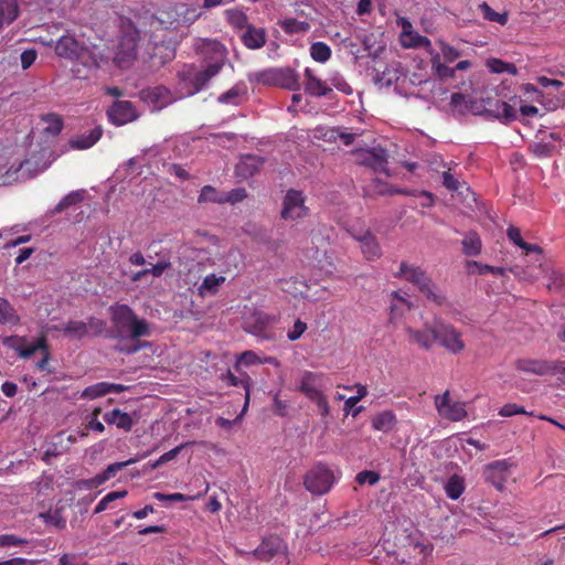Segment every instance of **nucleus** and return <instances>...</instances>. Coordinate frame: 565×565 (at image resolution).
Segmentation results:
<instances>
[{"mask_svg": "<svg viewBox=\"0 0 565 565\" xmlns=\"http://www.w3.org/2000/svg\"><path fill=\"white\" fill-rule=\"evenodd\" d=\"M127 494L128 492L126 490L109 492L97 503L94 513L99 514L106 511L111 502L124 499Z\"/></svg>", "mask_w": 565, "mask_h": 565, "instance_id": "obj_48", "label": "nucleus"}, {"mask_svg": "<svg viewBox=\"0 0 565 565\" xmlns=\"http://www.w3.org/2000/svg\"><path fill=\"white\" fill-rule=\"evenodd\" d=\"M380 480V476L379 473L374 472V471H362L360 473H358L356 476V482L361 486L363 484H370V486H374L379 482Z\"/></svg>", "mask_w": 565, "mask_h": 565, "instance_id": "obj_61", "label": "nucleus"}, {"mask_svg": "<svg viewBox=\"0 0 565 565\" xmlns=\"http://www.w3.org/2000/svg\"><path fill=\"white\" fill-rule=\"evenodd\" d=\"M247 198V192L244 188L233 189L230 192H224V204H236Z\"/></svg>", "mask_w": 565, "mask_h": 565, "instance_id": "obj_59", "label": "nucleus"}, {"mask_svg": "<svg viewBox=\"0 0 565 565\" xmlns=\"http://www.w3.org/2000/svg\"><path fill=\"white\" fill-rule=\"evenodd\" d=\"M218 73L220 71L216 66H206L203 71H195L193 67H190L182 71L180 77L188 85V94L194 95L203 89L210 79Z\"/></svg>", "mask_w": 565, "mask_h": 565, "instance_id": "obj_11", "label": "nucleus"}, {"mask_svg": "<svg viewBox=\"0 0 565 565\" xmlns=\"http://www.w3.org/2000/svg\"><path fill=\"white\" fill-rule=\"evenodd\" d=\"M72 72L77 78H89L108 63V57L105 56L96 46H84L74 60Z\"/></svg>", "mask_w": 565, "mask_h": 565, "instance_id": "obj_5", "label": "nucleus"}, {"mask_svg": "<svg viewBox=\"0 0 565 565\" xmlns=\"http://www.w3.org/2000/svg\"><path fill=\"white\" fill-rule=\"evenodd\" d=\"M445 491L449 499H459L465 491L463 479L457 475L451 476L445 486Z\"/></svg>", "mask_w": 565, "mask_h": 565, "instance_id": "obj_42", "label": "nucleus"}, {"mask_svg": "<svg viewBox=\"0 0 565 565\" xmlns=\"http://www.w3.org/2000/svg\"><path fill=\"white\" fill-rule=\"evenodd\" d=\"M142 98L154 109H161L171 103V93L163 86H156L141 92Z\"/></svg>", "mask_w": 565, "mask_h": 565, "instance_id": "obj_24", "label": "nucleus"}, {"mask_svg": "<svg viewBox=\"0 0 565 565\" xmlns=\"http://www.w3.org/2000/svg\"><path fill=\"white\" fill-rule=\"evenodd\" d=\"M17 344L14 345V349L18 351L19 355L22 358H30L32 356L36 351H41L43 356L41 361L36 363V367L39 371H44L46 369V365L49 363V349H47V342L44 335L39 337L33 342H28L24 338H18L15 339Z\"/></svg>", "mask_w": 565, "mask_h": 565, "instance_id": "obj_13", "label": "nucleus"}, {"mask_svg": "<svg viewBox=\"0 0 565 565\" xmlns=\"http://www.w3.org/2000/svg\"><path fill=\"white\" fill-rule=\"evenodd\" d=\"M436 406L440 416L452 422L461 420L467 416L465 404L457 401L452 402L449 391L436 396Z\"/></svg>", "mask_w": 565, "mask_h": 565, "instance_id": "obj_16", "label": "nucleus"}, {"mask_svg": "<svg viewBox=\"0 0 565 565\" xmlns=\"http://www.w3.org/2000/svg\"><path fill=\"white\" fill-rule=\"evenodd\" d=\"M327 384V377L322 373L306 371L301 375L299 388H318Z\"/></svg>", "mask_w": 565, "mask_h": 565, "instance_id": "obj_40", "label": "nucleus"}, {"mask_svg": "<svg viewBox=\"0 0 565 565\" xmlns=\"http://www.w3.org/2000/svg\"><path fill=\"white\" fill-rule=\"evenodd\" d=\"M104 134L102 126L94 127L88 134H82L70 140V147L76 150H85L97 143Z\"/></svg>", "mask_w": 565, "mask_h": 565, "instance_id": "obj_25", "label": "nucleus"}, {"mask_svg": "<svg viewBox=\"0 0 565 565\" xmlns=\"http://www.w3.org/2000/svg\"><path fill=\"white\" fill-rule=\"evenodd\" d=\"M515 367L519 371L542 376V375H547V374H556L559 371H564L565 363L564 362H548L545 360H535V359H520L515 362Z\"/></svg>", "mask_w": 565, "mask_h": 565, "instance_id": "obj_15", "label": "nucleus"}, {"mask_svg": "<svg viewBox=\"0 0 565 565\" xmlns=\"http://www.w3.org/2000/svg\"><path fill=\"white\" fill-rule=\"evenodd\" d=\"M309 215L306 196L302 191L289 189L282 200L280 216L285 221H297Z\"/></svg>", "mask_w": 565, "mask_h": 565, "instance_id": "obj_8", "label": "nucleus"}, {"mask_svg": "<svg viewBox=\"0 0 565 565\" xmlns=\"http://www.w3.org/2000/svg\"><path fill=\"white\" fill-rule=\"evenodd\" d=\"M355 160L359 164L369 167L375 172H383L390 175L387 169L388 154L384 148L361 149L355 153Z\"/></svg>", "mask_w": 565, "mask_h": 565, "instance_id": "obj_10", "label": "nucleus"}, {"mask_svg": "<svg viewBox=\"0 0 565 565\" xmlns=\"http://www.w3.org/2000/svg\"><path fill=\"white\" fill-rule=\"evenodd\" d=\"M530 151L539 159L550 158L555 151V146L551 142H536L530 146Z\"/></svg>", "mask_w": 565, "mask_h": 565, "instance_id": "obj_52", "label": "nucleus"}, {"mask_svg": "<svg viewBox=\"0 0 565 565\" xmlns=\"http://www.w3.org/2000/svg\"><path fill=\"white\" fill-rule=\"evenodd\" d=\"M407 544L404 545L409 555L414 554V556H423L425 558L433 552V545L426 544L419 540L418 534H412L407 537Z\"/></svg>", "mask_w": 565, "mask_h": 565, "instance_id": "obj_31", "label": "nucleus"}, {"mask_svg": "<svg viewBox=\"0 0 565 565\" xmlns=\"http://www.w3.org/2000/svg\"><path fill=\"white\" fill-rule=\"evenodd\" d=\"M225 280L226 277L224 275H207L201 282V285L198 287V295L201 297L216 295L220 290V287L225 282Z\"/></svg>", "mask_w": 565, "mask_h": 565, "instance_id": "obj_28", "label": "nucleus"}, {"mask_svg": "<svg viewBox=\"0 0 565 565\" xmlns=\"http://www.w3.org/2000/svg\"><path fill=\"white\" fill-rule=\"evenodd\" d=\"M19 320L18 316L15 315V310L10 305V302L0 297V323H10V322H17Z\"/></svg>", "mask_w": 565, "mask_h": 565, "instance_id": "obj_49", "label": "nucleus"}, {"mask_svg": "<svg viewBox=\"0 0 565 565\" xmlns=\"http://www.w3.org/2000/svg\"><path fill=\"white\" fill-rule=\"evenodd\" d=\"M85 45L79 43L73 35H62L55 44V53L60 57L74 61Z\"/></svg>", "mask_w": 565, "mask_h": 565, "instance_id": "obj_21", "label": "nucleus"}, {"mask_svg": "<svg viewBox=\"0 0 565 565\" xmlns=\"http://www.w3.org/2000/svg\"><path fill=\"white\" fill-rule=\"evenodd\" d=\"M303 88L307 94L313 97H324L332 93V88L328 83L316 76L315 72L309 67L305 70Z\"/></svg>", "mask_w": 565, "mask_h": 565, "instance_id": "obj_20", "label": "nucleus"}, {"mask_svg": "<svg viewBox=\"0 0 565 565\" xmlns=\"http://www.w3.org/2000/svg\"><path fill=\"white\" fill-rule=\"evenodd\" d=\"M335 482L332 470L324 466L313 467L305 475V489L316 495L328 493Z\"/></svg>", "mask_w": 565, "mask_h": 565, "instance_id": "obj_7", "label": "nucleus"}, {"mask_svg": "<svg viewBox=\"0 0 565 565\" xmlns=\"http://www.w3.org/2000/svg\"><path fill=\"white\" fill-rule=\"evenodd\" d=\"M438 45L440 47L441 55L447 63H452L461 56V52L455 46L449 45L443 40H439Z\"/></svg>", "mask_w": 565, "mask_h": 565, "instance_id": "obj_56", "label": "nucleus"}, {"mask_svg": "<svg viewBox=\"0 0 565 565\" xmlns=\"http://www.w3.org/2000/svg\"><path fill=\"white\" fill-rule=\"evenodd\" d=\"M277 81L276 86L282 87L289 90H299L300 83L298 74L289 67L276 68Z\"/></svg>", "mask_w": 565, "mask_h": 565, "instance_id": "obj_27", "label": "nucleus"}, {"mask_svg": "<svg viewBox=\"0 0 565 565\" xmlns=\"http://www.w3.org/2000/svg\"><path fill=\"white\" fill-rule=\"evenodd\" d=\"M307 330V324L301 321L300 319H297L292 326V328L288 331L287 338L290 341L298 340Z\"/></svg>", "mask_w": 565, "mask_h": 565, "instance_id": "obj_64", "label": "nucleus"}, {"mask_svg": "<svg viewBox=\"0 0 565 565\" xmlns=\"http://www.w3.org/2000/svg\"><path fill=\"white\" fill-rule=\"evenodd\" d=\"M43 120L45 122H47V126L45 128V130L53 135V136H56L58 135L62 129H63V120L62 118L56 115V114H47L43 117Z\"/></svg>", "mask_w": 565, "mask_h": 565, "instance_id": "obj_53", "label": "nucleus"}, {"mask_svg": "<svg viewBox=\"0 0 565 565\" xmlns=\"http://www.w3.org/2000/svg\"><path fill=\"white\" fill-rule=\"evenodd\" d=\"M359 395L347 399L344 411L347 414H352L356 417L363 409V407H355V405L367 394V391H358Z\"/></svg>", "mask_w": 565, "mask_h": 565, "instance_id": "obj_57", "label": "nucleus"}, {"mask_svg": "<svg viewBox=\"0 0 565 565\" xmlns=\"http://www.w3.org/2000/svg\"><path fill=\"white\" fill-rule=\"evenodd\" d=\"M198 202L224 204V192L216 190L212 185H204L199 194Z\"/></svg>", "mask_w": 565, "mask_h": 565, "instance_id": "obj_38", "label": "nucleus"}, {"mask_svg": "<svg viewBox=\"0 0 565 565\" xmlns=\"http://www.w3.org/2000/svg\"><path fill=\"white\" fill-rule=\"evenodd\" d=\"M242 43L249 50L262 49L267 41L266 30L249 24L239 35Z\"/></svg>", "mask_w": 565, "mask_h": 565, "instance_id": "obj_23", "label": "nucleus"}, {"mask_svg": "<svg viewBox=\"0 0 565 565\" xmlns=\"http://www.w3.org/2000/svg\"><path fill=\"white\" fill-rule=\"evenodd\" d=\"M366 195H391L394 193H401L399 190H393L392 186L380 179H373L369 185L364 189Z\"/></svg>", "mask_w": 565, "mask_h": 565, "instance_id": "obj_41", "label": "nucleus"}, {"mask_svg": "<svg viewBox=\"0 0 565 565\" xmlns=\"http://www.w3.org/2000/svg\"><path fill=\"white\" fill-rule=\"evenodd\" d=\"M28 541L12 534L0 535V547L23 546Z\"/></svg>", "mask_w": 565, "mask_h": 565, "instance_id": "obj_62", "label": "nucleus"}, {"mask_svg": "<svg viewBox=\"0 0 565 565\" xmlns=\"http://www.w3.org/2000/svg\"><path fill=\"white\" fill-rule=\"evenodd\" d=\"M245 401H244V405L241 409V412L237 414V416L233 419V420H230L227 418H224V417H217L215 419V424L223 428V429H230L234 424L238 423L242 417L244 416L246 409H247V406H248V401H249V391H245Z\"/></svg>", "mask_w": 565, "mask_h": 565, "instance_id": "obj_51", "label": "nucleus"}, {"mask_svg": "<svg viewBox=\"0 0 565 565\" xmlns=\"http://www.w3.org/2000/svg\"><path fill=\"white\" fill-rule=\"evenodd\" d=\"M482 242L477 232H468L462 239V253L466 256H478L481 253Z\"/></svg>", "mask_w": 565, "mask_h": 565, "instance_id": "obj_34", "label": "nucleus"}, {"mask_svg": "<svg viewBox=\"0 0 565 565\" xmlns=\"http://www.w3.org/2000/svg\"><path fill=\"white\" fill-rule=\"evenodd\" d=\"M200 14L195 8L185 3L169 2L158 9L156 19L164 29L177 30L181 26H189Z\"/></svg>", "mask_w": 565, "mask_h": 565, "instance_id": "obj_4", "label": "nucleus"}, {"mask_svg": "<svg viewBox=\"0 0 565 565\" xmlns=\"http://www.w3.org/2000/svg\"><path fill=\"white\" fill-rule=\"evenodd\" d=\"M257 364L278 365V361L274 356L262 358L253 350L244 351L236 356L233 369H230L224 376V383L228 386H242L243 388H250L253 385V380L244 369Z\"/></svg>", "mask_w": 565, "mask_h": 565, "instance_id": "obj_2", "label": "nucleus"}, {"mask_svg": "<svg viewBox=\"0 0 565 565\" xmlns=\"http://www.w3.org/2000/svg\"><path fill=\"white\" fill-rule=\"evenodd\" d=\"M497 117L507 121L513 120L515 110L510 104L502 102L497 106Z\"/></svg>", "mask_w": 565, "mask_h": 565, "instance_id": "obj_60", "label": "nucleus"}, {"mask_svg": "<svg viewBox=\"0 0 565 565\" xmlns=\"http://www.w3.org/2000/svg\"><path fill=\"white\" fill-rule=\"evenodd\" d=\"M274 322V317L262 311H255L245 318L244 330L262 340H273L275 338Z\"/></svg>", "mask_w": 565, "mask_h": 565, "instance_id": "obj_9", "label": "nucleus"}, {"mask_svg": "<svg viewBox=\"0 0 565 565\" xmlns=\"http://www.w3.org/2000/svg\"><path fill=\"white\" fill-rule=\"evenodd\" d=\"M104 419L110 424L116 425L118 428H121L126 431H129L132 427V418L129 414L115 408L104 415Z\"/></svg>", "mask_w": 565, "mask_h": 565, "instance_id": "obj_32", "label": "nucleus"}, {"mask_svg": "<svg viewBox=\"0 0 565 565\" xmlns=\"http://www.w3.org/2000/svg\"><path fill=\"white\" fill-rule=\"evenodd\" d=\"M249 81L252 83L276 86L277 74L276 68H268L259 72H255L249 75Z\"/></svg>", "mask_w": 565, "mask_h": 565, "instance_id": "obj_43", "label": "nucleus"}, {"mask_svg": "<svg viewBox=\"0 0 565 565\" xmlns=\"http://www.w3.org/2000/svg\"><path fill=\"white\" fill-rule=\"evenodd\" d=\"M487 66L492 73L500 74V73H509L512 75H515L518 73V70L514 64L512 63H505L499 58H490L487 62Z\"/></svg>", "mask_w": 565, "mask_h": 565, "instance_id": "obj_47", "label": "nucleus"}, {"mask_svg": "<svg viewBox=\"0 0 565 565\" xmlns=\"http://www.w3.org/2000/svg\"><path fill=\"white\" fill-rule=\"evenodd\" d=\"M360 248L367 260H375L382 256V249L375 235L370 230L363 232V235H356Z\"/></svg>", "mask_w": 565, "mask_h": 565, "instance_id": "obj_22", "label": "nucleus"}, {"mask_svg": "<svg viewBox=\"0 0 565 565\" xmlns=\"http://www.w3.org/2000/svg\"><path fill=\"white\" fill-rule=\"evenodd\" d=\"M435 343L452 354L462 352L466 347L462 332L439 317H435Z\"/></svg>", "mask_w": 565, "mask_h": 565, "instance_id": "obj_6", "label": "nucleus"}, {"mask_svg": "<svg viewBox=\"0 0 565 565\" xmlns=\"http://www.w3.org/2000/svg\"><path fill=\"white\" fill-rule=\"evenodd\" d=\"M480 9L484 15V18L492 22H498L501 25H504L508 22V15L505 13H499L494 11L487 2H483L480 6Z\"/></svg>", "mask_w": 565, "mask_h": 565, "instance_id": "obj_54", "label": "nucleus"}, {"mask_svg": "<svg viewBox=\"0 0 565 565\" xmlns=\"http://www.w3.org/2000/svg\"><path fill=\"white\" fill-rule=\"evenodd\" d=\"M310 55L316 62L324 63L331 56V49L324 42H315L310 46Z\"/></svg>", "mask_w": 565, "mask_h": 565, "instance_id": "obj_45", "label": "nucleus"}, {"mask_svg": "<svg viewBox=\"0 0 565 565\" xmlns=\"http://www.w3.org/2000/svg\"><path fill=\"white\" fill-rule=\"evenodd\" d=\"M509 468L510 463L507 460L493 461L484 468V480L491 483L497 490L502 491L510 477Z\"/></svg>", "mask_w": 565, "mask_h": 565, "instance_id": "obj_18", "label": "nucleus"}, {"mask_svg": "<svg viewBox=\"0 0 565 565\" xmlns=\"http://www.w3.org/2000/svg\"><path fill=\"white\" fill-rule=\"evenodd\" d=\"M263 162V159L259 157L246 156L237 167L238 174L245 178L250 177L260 169Z\"/></svg>", "mask_w": 565, "mask_h": 565, "instance_id": "obj_36", "label": "nucleus"}, {"mask_svg": "<svg viewBox=\"0 0 565 565\" xmlns=\"http://www.w3.org/2000/svg\"><path fill=\"white\" fill-rule=\"evenodd\" d=\"M469 266L477 267L479 274H481V275L492 274V275H495V276H503V275H505L507 271H511L512 270L511 268L491 266V265L481 264V263H478V262H475V260L470 262Z\"/></svg>", "mask_w": 565, "mask_h": 565, "instance_id": "obj_55", "label": "nucleus"}, {"mask_svg": "<svg viewBox=\"0 0 565 565\" xmlns=\"http://www.w3.org/2000/svg\"><path fill=\"white\" fill-rule=\"evenodd\" d=\"M196 50L204 56L207 66H216L221 72L227 58L225 45L216 40H202Z\"/></svg>", "mask_w": 565, "mask_h": 565, "instance_id": "obj_14", "label": "nucleus"}, {"mask_svg": "<svg viewBox=\"0 0 565 565\" xmlns=\"http://www.w3.org/2000/svg\"><path fill=\"white\" fill-rule=\"evenodd\" d=\"M329 82L339 92L344 93L347 95L352 94V87L348 84V82L341 74L334 73L329 77Z\"/></svg>", "mask_w": 565, "mask_h": 565, "instance_id": "obj_58", "label": "nucleus"}, {"mask_svg": "<svg viewBox=\"0 0 565 565\" xmlns=\"http://www.w3.org/2000/svg\"><path fill=\"white\" fill-rule=\"evenodd\" d=\"M135 462H136L135 459H129L124 462H115V463L109 465L103 472L97 475L100 483L102 484L105 483L109 479L114 478L116 476V473L119 472L121 469H124L125 467H127L131 463H135Z\"/></svg>", "mask_w": 565, "mask_h": 565, "instance_id": "obj_46", "label": "nucleus"}, {"mask_svg": "<svg viewBox=\"0 0 565 565\" xmlns=\"http://www.w3.org/2000/svg\"><path fill=\"white\" fill-rule=\"evenodd\" d=\"M140 32L129 19H121L120 35L114 53V63L120 68L129 67L137 58Z\"/></svg>", "mask_w": 565, "mask_h": 565, "instance_id": "obj_3", "label": "nucleus"}, {"mask_svg": "<svg viewBox=\"0 0 565 565\" xmlns=\"http://www.w3.org/2000/svg\"><path fill=\"white\" fill-rule=\"evenodd\" d=\"M429 54L431 56V68L435 73V75L439 79H447L455 77L456 68L449 67L446 64L441 63L440 54L434 51H429Z\"/></svg>", "mask_w": 565, "mask_h": 565, "instance_id": "obj_35", "label": "nucleus"}, {"mask_svg": "<svg viewBox=\"0 0 565 565\" xmlns=\"http://www.w3.org/2000/svg\"><path fill=\"white\" fill-rule=\"evenodd\" d=\"M58 565H88L83 555L64 554L58 559Z\"/></svg>", "mask_w": 565, "mask_h": 565, "instance_id": "obj_63", "label": "nucleus"}, {"mask_svg": "<svg viewBox=\"0 0 565 565\" xmlns=\"http://www.w3.org/2000/svg\"><path fill=\"white\" fill-rule=\"evenodd\" d=\"M401 44L403 47L418 49L424 47L428 53L434 51L431 42L427 36L420 35L419 33L412 31L409 33H401Z\"/></svg>", "mask_w": 565, "mask_h": 565, "instance_id": "obj_29", "label": "nucleus"}, {"mask_svg": "<svg viewBox=\"0 0 565 565\" xmlns=\"http://www.w3.org/2000/svg\"><path fill=\"white\" fill-rule=\"evenodd\" d=\"M109 310L114 330L118 335L122 337L129 330L136 315L129 306L121 303L111 306Z\"/></svg>", "mask_w": 565, "mask_h": 565, "instance_id": "obj_19", "label": "nucleus"}, {"mask_svg": "<svg viewBox=\"0 0 565 565\" xmlns=\"http://www.w3.org/2000/svg\"><path fill=\"white\" fill-rule=\"evenodd\" d=\"M391 296L393 301L390 307V322L393 323L406 311H409L413 307V303L406 298V292L402 295V291H393Z\"/></svg>", "mask_w": 565, "mask_h": 565, "instance_id": "obj_26", "label": "nucleus"}, {"mask_svg": "<svg viewBox=\"0 0 565 565\" xmlns=\"http://www.w3.org/2000/svg\"><path fill=\"white\" fill-rule=\"evenodd\" d=\"M84 190L78 191H72L68 194H66L55 206L52 209L49 214L50 215H56L62 213L63 211L70 209L71 206L76 205L77 203L82 202L84 200Z\"/></svg>", "mask_w": 565, "mask_h": 565, "instance_id": "obj_33", "label": "nucleus"}, {"mask_svg": "<svg viewBox=\"0 0 565 565\" xmlns=\"http://www.w3.org/2000/svg\"><path fill=\"white\" fill-rule=\"evenodd\" d=\"M227 23L236 31H244L250 23L247 14L241 8L228 9L225 11Z\"/></svg>", "mask_w": 565, "mask_h": 565, "instance_id": "obj_30", "label": "nucleus"}, {"mask_svg": "<svg viewBox=\"0 0 565 565\" xmlns=\"http://www.w3.org/2000/svg\"><path fill=\"white\" fill-rule=\"evenodd\" d=\"M128 331H129L130 338L134 340H136L140 337L149 335V333H150L148 322L145 319H139L137 316L134 319Z\"/></svg>", "mask_w": 565, "mask_h": 565, "instance_id": "obj_50", "label": "nucleus"}, {"mask_svg": "<svg viewBox=\"0 0 565 565\" xmlns=\"http://www.w3.org/2000/svg\"><path fill=\"white\" fill-rule=\"evenodd\" d=\"M108 119L115 126H122L137 119L135 105L129 100H116L107 110Z\"/></svg>", "mask_w": 565, "mask_h": 565, "instance_id": "obj_17", "label": "nucleus"}, {"mask_svg": "<svg viewBox=\"0 0 565 565\" xmlns=\"http://www.w3.org/2000/svg\"><path fill=\"white\" fill-rule=\"evenodd\" d=\"M62 331L65 334L72 335L77 339H82L88 333V328L84 321L71 320L65 323Z\"/></svg>", "mask_w": 565, "mask_h": 565, "instance_id": "obj_44", "label": "nucleus"}, {"mask_svg": "<svg viewBox=\"0 0 565 565\" xmlns=\"http://www.w3.org/2000/svg\"><path fill=\"white\" fill-rule=\"evenodd\" d=\"M280 28L288 34L306 33L310 30L307 21H299L295 18H286L279 21Z\"/></svg>", "mask_w": 565, "mask_h": 565, "instance_id": "obj_39", "label": "nucleus"}, {"mask_svg": "<svg viewBox=\"0 0 565 565\" xmlns=\"http://www.w3.org/2000/svg\"><path fill=\"white\" fill-rule=\"evenodd\" d=\"M396 424V417L392 412H383L375 416L372 426L375 430L388 433Z\"/></svg>", "mask_w": 565, "mask_h": 565, "instance_id": "obj_37", "label": "nucleus"}, {"mask_svg": "<svg viewBox=\"0 0 565 565\" xmlns=\"http://www.w3.org/2000/svg\"><path fill=\"white\" fill-rule=\"evenodd\" d=\"M404 332L409 344L430 351L435 344V319L433 322H425L422 329L405 326Z\"/></svg>", "mask_w": 565, "mask_h": 565, "instance_id": "obj_12", "label": "nucleus"}, {"mask_svg": "<svg viewBox=\"0 0 565 565\" xmlns=\"http://www.w3.org/2000/svg\"><path fill=\"white\" fill-rule=\"evenodd\" d=\"M395 277L413 284L428 301L437 306L446 303L447 298L445 294L440 291L438 286L422 267L402 262Z\"/></svg>", "mask_w": 565, "mask_h": 565, "instance_id": "obj_1", "label": "nucleus"}]
</instances>
